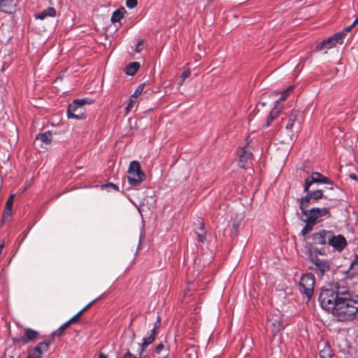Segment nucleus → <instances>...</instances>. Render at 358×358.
I'll use <instances>...</instances> for the list:
<instances>
[{"mask_svg":"<svg viewBox=\"0 0 358 358\" xmlns=\"http://www.w3.org/2000/svg\"><path fill=\"white\" fill-rule=\"evenodd\" d=\"M319 301L322 308L331 312L338 321H350L358 312V295L345 287L322 289Z\"/></svg>","mask_w":358,"mask_h":358,"instance_id":"obj_1","label":"nucleus"},{"mask_svg":"<svg viewBox=\"0 0 358 358\" xmlns=\"http://www.w3.org/2000/svg\"><path fill=\"white\" fill-rule=\"evenodd\" d=\"M300 115V111L293 110L290 114L282 120V123L285 124L287 135L289 136L291 141L297 138L298 134L301 129Z\"/></svg>","mask_w":358,"mask_h":358,"instance_id":"obj_2","label":"nucleus"},{"mask_svg":"<svg viewBox=\"0 0 358 358\" xmlns=\"http://www.w3.org/2000/svg\"><path fill=\"white\" fill-rule=\"evenodd\" d=\"M307 208H303L300 209L301 210V213L306 216V218L310 220V222L312 224H316L317 222L322 221L331 216L329 209L326 207L312 208L310 210Z\"/></svg>","mask_w":358,"mask_h":358,"instance_id":"obj_3","label":"nucleus"},{"mask_svg":"<svg viewBox=\"0 0 358 358\" xmlns=\"http://www.w3.org/2000/svg\"><path fill=\"white\" fill-rule=\"evenodd\" d=\"M127 179L129 183L133 186L139 185L145 179V175L142 171L138 162L132 161L128 169Z\"/></svg>","mask_w":358,"mask_h":358,"instance_id":"obj_4","label":"nucleus"},{"mask_svg":"<svg viewBox=\"0 0 358 358\" xmlns=\"http://www.w3.org/2000/svg\"><path fill=\"white\" fill-rule=\"evenodd\" d=\"M310 262L311 265L309 266V268L313 271L320 278H322L330 271L331 262L327 259L315 256Z\"/></svg>","mask_w":358,"mask_h":358,"instance_id":"obj_5","label":"nucleus"},{"mask_svg":"<svg viewBox=\"0 0 358 358\" xmlns=\"http://www.w3.org/2000/svg\"><path fill=\"white\" fill-rule=\"evenodd\" d=\"M315 277L312 273H306L301 276L299 282V291L310 299L313 294Z\"/></svg>","mask_w":358,"mask_h":358,"instance_id":"obj_6","label":"nucleus"},{"mask_svg":"<svg viewBox=\"0 0 358 358\" xmlns=\"http://www.w3.org/2000/svg\"><path fill=\"white\" fill-rule=\"evenodd\" d=\"M306 192V195L300 199V208H308L310 203L317 202L318 200L326 197L322 190L317 189L315 191H309Z\"/></svg>","mask_w":358,"mask_h":358,"instance_id":"obj_7","label":"nucleus"},{"mask_svg":"<svg viewBox=\"0 0 358 358\" xmlns=\"http://www.w3.org/2000/svg\"><path fill=\"white\" fill-rule=\"evenodd\" d=\"M66 114L69 119L83 120L86 118L84 108L78 106L77 101H73L69 104Z\"/></svg>","mask_w":358,"mask_h":358,"instance_id":"obj_8","label":"nucleus"},{"mask_svg":"<svg viewBox=\"0 0 358 358\" xmlns=\"http://www.w3.org/2000/svg\"><path fill=\"white\" fill-rule=\"evenodd\" d=\"M38 337V332L30 328H25L24 334L19 337L14 338V343H20L23 345L36 340Z\"/></svg>","mask_w":358,"mask_h":358,"instance_id":"obj_9","label":"nucleus"},{"mask_svg":"<svg viewBox=\"0 0 358 358\" xmlns=\"http://www.w3.org/2000/svg\"><path fill=\"white\" fill-rule=\"evenodd\" d=\"M329 245L332 246L334 249L338 252H341L346 246L347 241L344 236L341 235L335 236L331 231V237Z\"/></svg>","mask_w":358,"mask_h":358,"instance_id":"obj_10","label":"nucleus"},{"mask_svg":"<svg viewBox=\"0 0 358 358\" xmlns=\"http://www.w3.org/2000/svg\"><path fill=\"white\" fill-rule=\"evenodd\" d=\"M50 344V341L39 343L26 358H41L43 353L48 350Z\"/></svg>","mask_w":358,"mask_h":358,"instance_id":"obj_11","label":"nucleus"},{"mask_svg":"<svg viewBox=\"0 0 358 358\" xmlns=\"http://www.w3.org/2000/svg\"><path fill=\"white\" fill-rule=\"evenodd\" d=\"M331 237V231L322 230L315 233L313 236V240L315 244L319 245H329V241Z\"/></svg>","mask_w":358,"mask_h":358,"instance_id":"obj_12","label":"nucleus"},{"mask_svg":"<svg viewBox=\"0 0 358 358\" xmlns=\"http://www.w3.org/2000/svg\"><path fill=\"white\" fill-rule=\"evenodd\" d=\"M251 159V153L244 149H241L238 152V166L246 169L249 167Z\"/></svg>","mask_w":358,"mask_h":358,"instance_id":"obj_13","label":"nucleus"},{"mask_svg":"<svg viewBox=\"0 0 358 358\" xmlns=\"http://www.w3.org/2000/svg\"><path fill=\"white\" fill-rule=\"evenodd\" d=\"M52 140V133L48 131L42 134H38L35 139L36 143H40V146L43 148L47 149Z\"/></svg>","mask_w":358,"mask_h":358,"instance_id":"obj_14","label":"nucleus"},{"mask_svg":"<svg viewBox=\"0 0 358 358\" xmlns=\"http://www.w3.org/2000/svg\"><path fill=\"white\" fill-rule=\"evenodd\" d=\"M269 321L272 327L271 331L273 334H277L283 327L281 316L279 315H271L269 317Z\"/></svg>","mask_w":358,"mask_h":358,"instance_id":"obj_15","label":"nucleus"},{"mask_svg":"<svg viewBox=\"0 0 358 358\" xmlns=\"http://www.w3.org/2000/svg\"><path fill=\"white\" fill-rule=\"evenodd\" d=\"M155 336L156 332H155V329H151L150 334L148 337L143 338V343L141 344H139V352L138 354V358H141L145 348L155 341Z\"/></svg>","mask_w":358,"mask_h":358,"instance_id":"obj_16","label":"nucleus"},{"mask_svg":"<svg viewBox=\"0 0 358 358\" xmlns=\"http://www.w3.org/2000/svg\"><path fill=\"white\" fill-rule=\"evenodd\" d=\"M323 175L319 172H313L310 176L307 177L305 179L303 192H308L310 187L313 183H319Z\"/></svg>","mask_w":358,"mask_h":358,"instance_id":"obj_17","label":"nucleus"},{"mask_svg":"<svg viewBox=\"0 0 358 358\" xmlns=\"http://www.w3.org/2000/svg\"><path fill=\"white\" fill-rule=\"evenodd\" d=\"M15 10V4L13 0H1L0 10L5 13L11 14Z\"/></svg>","mask_w":358,"mask_h":358,"instance_id":"obj_18","label":"nucleus"},{"mask_svg":"<svg viewBox=\"0 0 358 358\" xmlns=\"http://www.w3.org/2000/svg\"><path fill=\"white\" fill-rule=\"evenodd\" d=\"M358 275V256L356 255L352 261L348 270L346 271L348 278H352Z\"/></svg>","mask_w":358,"mask_h":358,"instance_id":"obj_19","label":"nucleus"},{"mask_svg":"<svg viewBox=\"0 0 358 358\" xmlns=\"http://www.w3.org/2000/svg\"><path fill=\"white\" fill-rule=\"evenodd\" d=\"M281 110V108L278 107V106H274V107L271 109L265 125L264 126V128H268L271 124L273 122V121L278 116Z\"/></svg>","mask_w":358,"mask_h":358,"instance_id":"obj_20","label":"nucleus"},{"mask_svg":"<svg viewBox=\"0 0 358 358\" xmlns=\"http://www.w3.org/2000/svg\"><path fill=\"white\" fill-rule=\"evenodd\" d=\"M56 15V10L53 7H48L43 11L36 15L35 17L41 20H44L46 17H53Z\"/></svg>","mask_w":358,"mask_h":358,"instance_id":"obj_21","label":"nucleus"},{"mask_svg":"<svg viewBox=\"0 0 358 358\" xmlns=\"http://www.w3.org/2000/svg\"><path fill=\"white\" fill-rule=\"evenodd\" d=\"M335 45L336 43L333 41L332 38L330 36L328 38L324 40L323 41L319 43L316 45V50H322V49H329Z\"/></svg>","mask_w":358,"mask_h":358,"instance_id":"obj_22","label":"nucleus"},{"mask_svg":"<svg viewBox=\"0 0 358 358\" xmlns=\"http://www.w3.org/2000/svg\"><path fill=\"white\" fill-rule=\"evenodd\" d=\"M140 68V64L136 62L129 63L125 69L126 74L134 76Z\"/></svg>","mask_w":358,"mask_h":358,"instance_id":"obj_23","label":"nucleus"},{"mask_svg":"<svg viewBox=\"0 0 358 358\" xmlns=\"http://www.w3.org/2000/svg\"><path fill=\"white\" fill-rule=\"evenodd\" d=\"M199 229L201 230V233L198 231H195L194 234L196 236V239L198 241L201 243H203L206 241V231H205L204 228V224L202 221H199Z\"/></svg>","mask_w":358,"mask_h":358,"instance_id":"obj_24","label":"nucleus"},{"mask_svg":"<svg viewBox=\"0 0 358 358\" xmlns=\"http://www.w3.org/2000/svg\"><path fill=\"white\" fill-rule=\"evenodd\" d=\"M294 86H289L286 90L280 93V96L275 101V106L280 107V101L285 100L292 92Z\"/></svg>","mask_w":358,"mask_h":358,"instance_id":"obj_25","label":"nucleus"},{"mask_svg":"<svg viewBox=\"0 0 358 358\" xmlns=\"http://www.w3.org/2000/svg\"><path fill=\"white\" fill-rule=\"evenodd\" d=\"M15 195L10 194L6 203V210L3 213V216H9L11 215V211L13 208V199Z\"/></svg>","mask_w":358,"mask_h":358,"instance_id":"obj_26","label":"nucleus"},{"mask_svg":"<svg viewBox=\"0 0 358 358\" xmlns=\"http://www.w3.org/2000/svg\"><path fill=\"white\" fill-rule=\"evenodd\" d=\"M124 8L116 10L113 12L111 16V22L115 23L120 22L124 17Z\"/></svg>","mask_w":358,"mask_h":358,"instance_id":"obj_27","label":"nucleus"},{"mask_svg":"<svg viewBox=\"0 0 358 358\" xmlns=\"http://www.w3.org/2000/svg\"><path fill=\"white\" fill-rule=\"evenodd\" d=\"M320 357L321 358H334L332 350L329 345L325 346L320 351Z\"/></svg>","mask_w":358,"mask_h":358,"instance_id":"obj_28","label":"nucleus"},{"mask_svg":"<svg viewBox=\"0 0 358 358\" xmlns=\"http://www.w3.org/2000/svg\"><path fill=\"white\" fill-rule=\"evenodd\" d=\"M345 36V32H338V33H336L335 34H334L333 36H331V37L332 38L333 41H334V43L336 44V43H340V44H342L343 43V39Z\"/></svg>","mask_w":358,"mask_h":358,"instance_id":"obj_29","label":"nucleus"},{"mask_svg":"<svg viewBox=\"0 0 358 358\" xmlns=\"http://www.w3.org/2000/svg\"><path fill=\"white\" fill-rule=\"evenodd\" d=\"M304 221L306 222V225L301 230V234L303 236L308 234L313 229V227L315 224L310 222V220L307 218Z\"/></svg>","mask_w":358,"mask_h":358,"instance_id":"obj_30","label":"nucleus"},{"mask_svg":"<svg viewBox=\"0 0 358 358\" xmlns=\"http://www.w3.org/2000/svg\"><path fill=\"white\" fill-rule=\"evenodd\" d=\"M320 255H322V252L318 248L313 247V248H310V250L309 255H308V260L310 262H311L313 257H314L315 256L316 257H319L318 256Z\"/></svg>","mask_w":358,"mask_h":358,"instance_id":"obj_31","label":"nucleus"},{"mask_svg":"<svg viewBox=\"0 0 358 358\" xmlns=\"http://www.w3.org/2000/svg\"><path fill=\"white\" fill-rule=\"evenodd\" d=\"M145 87V84H141L138 86V87L136 89L135 92L132 94V98H136L138 97L143 92V89Z\"/></svg>","mask_w":358,"mask_h":358,"instance_id":"obj_32","label":"nucleus"},{"mask_svg":"<svg viewBox=\"0 0 358 358\" xmlns=\"http://www.w3.org/2000/svg\"><path fill=\"white\" fill-rule=\"evenodd\" d=\"M69 324L70 322H65L55 332V334H57V336H60Z\"/></svg>","mask_w":358,"mask_h":358,"instance_id":"obj_33","label":"nucleus"},{"mask_svg":"<svg viewBox=\"0 0 358 358\" xmlns=\"http://www.w3.org/2000/svg\"><path fill=\"white\" fill-rule=\"evenodd\" d=\"M319 183L330 185L331 186H333L334 185L332 180L324 176H322L321 180ZM330 189H332L333 187H331Z\"/></svg>","mask_w":358,"mask_h":358,"instance_id":"obj_34","label":"nucleus"},{"mask_svg":"<svg viewBox=\"0 0 358 358\" xmlns=\"http://www.w3.org/2000/svg\"><path fill=\"white\" fill-rule=\"evenodd\" d=\"M137 0H127L126 6L129 8H134L137 6Z\"/></svg>","mask_w":358,"mask_h":358,"instance_id":"obj_35","label":"nucleus"},{"mask_svg":"<svg viewBox=\"0 0 358 358\" xmlns=\"http://www.w3.org/2000/svg\"><path fill=\"white\" fill-rule=\"evenodd\" d=\"M190 71L189 70L184 71L180 76L181 83L189 76Z\"/></svg>","mask_w":358,"mask_h":358,"instance_id":"obj_36","label":"nucleus"},{"mask_svg":"<svg viewBox=\"0 0 358 358\" xmlns=\"http://www.w3.org/2000/svg\"><path fill=\"white\" fill-rule=\"evenodd\" d=\"M73 101H77L78 102V106H80L82 108H84L85 104L87 103L86 99H76Z\"/></svg>","mask_w":358,"mask_h":358,"instance_id":"obj_37","label":"nucleus"},{"mask_svg":"<svg viewBox=\"0 0 358 358\" xmlns=\"http://www.w3.org/2000/svg\"><path fill=\"white\" fill-rule=\"evenodd\" d=\"M134 103L135 101L131 98L126 107L127 112L129 111V110L133 108Z\"/></svg>","mask_w":358,"mask_h":358,"instance_id":"obj_38","label":"nucleus"},{"mask_svg":"<svg viewBox=\"0 0 358 358\" xmlns=\"http://www.w3.org/2000/svg\"><path fill=\"white\" fill-rule=\"evenodd\" d=\"M99 299V297L93 301H92L90 303H89L87 306H85L82 310L83 312L86 311L88 308H90L94 303H95Z\"/></svg>","mask_w":358,"mask_h":358,"instance_id":"obj_39","label":"nucleus"},{"mask_svg":"<svg viewBox=\"0 0 358 358\" xmlns=\"http://www.w3.org/2000/svg\"><path fill=\"white\" fill-rule=\"evenodd\" d=\"M164 345L162 343L157 345L155 348V352L157 354H159L162 352V350L164 349Z\"/></svg>","mask_w":358,"mask_h":358,"instance_id":"obj_40","label":"nucleus"},{"mask_svg":"<svg viewBox=\"0 0 358 358\" xmlns=\"http://www.w3.org/2000/svg\"><path fill=\"white\" fill-rule=\"evenodd\" d=\"M122 358H138V356H134L128 350L127 352L124 355Z\"/></svg>","mask_w":358,"mask_h":358,"instance_id":"obj_41","label":"nucleus"},{"mask_svg":"<svg viewBox=\"0 0 358 358\" xmlns=\"http://www.w3.org/2000/svg\"><path fill=\"white\" fill-rule=\"evenodd\" d=\"M160 324V318L158 316L157 321L154 324V327L152 329H155V332H156V329L159 327Z\"/></svg>","mask_w":358,"mask_h":358,"instance_id":"obj_42","label":"nucleus"},{"mask_svg":"<svg viewBox=\"0 0 358 358\" xmlns=\"http://www.w3.org/2000/svg\"><path fill=\"white\" fill-rule=\"evenodd\" d=\"M354 25L355 24H353V23H352L351 25L348 26L347 27L345 28V29L342 32H345L346 34L348 32H349L351 30L352 26H354Z\"/></svg>","mask_w":358,"mask_h":358,"instance_id":"obj_43","label":"nucleus"},{"mask_svg":"<svg viewBox=\"0 0 358 358\" xmlns=\"http://www.w3.org/2000/svg\"><path fill=\"white\" fill-rule=\"evenodd\" d=\"M106 187H110L115 190H118V187L113 183H108L106 185Z\"/></svg>","mask_w":358,"mask_h":358,"instance_id":"obj_44","label":"nucleus"},{"mask_svg":"<svg viewBox=\"0 0 358 358\" xmlns=\"http://www.w3.org/2000/svg\"><path fill=\"white\" fill-rule=\"evenodd\" d=\"M350 178L352 180H358V176L355 173H350Z\"/></svg>","mask_w":358,"mask_h":358,"instance_id":"obj_45","label":"nucleus"},{"mask_svg":"<svg viewBox=\"0 0 358 358\" xmlns=\"http://www.w3.org/2000/svg\"><path fill=\"white\" fill-rule=\"evenodd\" d=\"M84 312L81 310L76 315H74V317L78 318L80 317Z\"/></svg>","mask_w":358,"mask_h":358,"instance_id":"obj_46","label":"nucleus"},{"mask_svg":"<svg viewBox=\"0 0 358 358\" xmlns=\"http://www.w3.org/2000/svg\"><path fill=\"white\" fill-rule=\"evenodd\" d=\"M84 312L81 310L76 315H74V317L78 318L80 317Z\"/></svg>","mask_w":358,"mask_h":358,"instance_id":"obj_47","label":"nucleus"},{"mask_svg":"<svg viewBox=\"0 0 358 358\" xmlns=\"http://www.w3.org/2000/svg\"><path fill=\"white\" fill-rule=\"evenodd\" d=\"M99 358H108V356L103 353H100L99 355Z\"/></svg>","mask_w":358,"mask_h":358,"instance_id":"obj_48","label":"nucleus"},{"mask_svg":"<svg viewBox=\"0 0 358 358\" xmlns=\"http://www.w3.org/2000/svg\"><path fill=\"white\" fill-rule=\"evenodd\" d=\"M76 317H72L68 322H70V324L76 320Z\"/></svg>","mask_w":358,"mask_h":358,"instance_id":"obj_49","label":"nucleus"},{"mask_svg":"<svg viewBox=\"0 0 358 358\" xmlns=\"http://www.w3.org/2000/svg\"><path fill=\"white\" fill-rule=\"evenodd\" d=\"M140 45H141V44L139 43V44L138 45V46L136 47V51H137V52H139V51L141 50Z\"/></svg>","mask_w":358,"mask_h":358,"instance_id":"obj_50","label":"nucleus"},{"mask_svg":"<svg viewBox=\"0 0 358 358\" xmlns=\"http://www.w3.org/2000/svg\"><path fill=\"white\" fill-rule=\"evenodd\" d=\"M3 248V244H0V254L2 252Z\"/></svg>","mask_w":358,"mask_h":358,"instance_id":"obj_51","label":"nucleus"},{"mask_svg":"<svg viewBox=\"0 0 358 358\" xmlns=\"http://www.w3.org/2000/svg\"><path fill=\"white\" fill-rule=\"evenodd\" d=\"M260 105H261V106H265V103H259V104L257 106V107H259Z\"/></svg>","mask_w":358,"mask_h":358,"instance_id":"obj_52","label":"nucleus"}]
</instances>
